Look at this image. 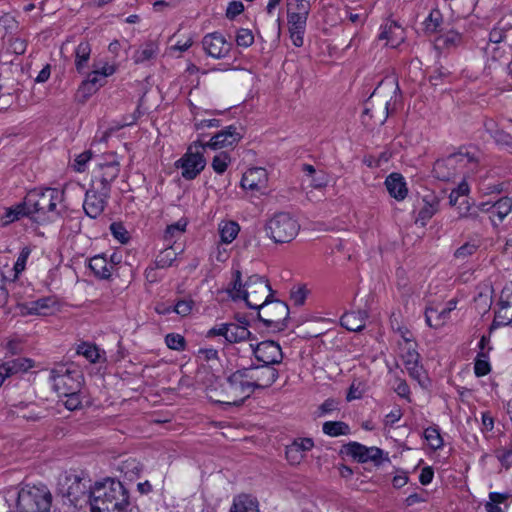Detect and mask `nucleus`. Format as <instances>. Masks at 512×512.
I'll use <instances>...</instances> for the list:
<instances>
[{"mask_svg":"<svg viewBox=\"0 0 512 512\" xmlns=\"http://www.w3.org/2000/svg\"><path fill=\"white\" fill-rule=\"evenodd\" d=\"M307 22L288 21L290 39L294 46L301 47L304 43V34Z\"/></svg>","mask_w":512,"mask_h":512,"instance_id":"4c0bfd02","label":"nucleus"},{"mask_svg":"<svg viewBox=\"0 0 512 512\" xmlns=\"http://www.w3.org/2000/svg\"><path fill=\"white\" fill-rule=\"evenodd\" d=\"M253 389L247 378L244 369H238L231 373L222 390L216 398L210 395V398L216 403L240 406L253 393Z\"/></svg>","mask_w":512,"mask_h":512,"instance_id":"20e7f679","label":"nucleus"},{"mask_svg":"<svg viewBox=\"0 0 512 512\" xmlns=\"http://www.w3.org/2000/svg\"><path fill=\"white\" fill-rule=\"evenodd\" d=\"M452 308H442L438 310L434 307H427L425 311V320L429 327L439 328L448 320Z\"/></svg>","mask_w":512,"mask_h":512,"instance_id":"2f4dec72","label":"nucleus"},{"mask_svg":"<svg viewBox=\"0 0 512 512\" xmlns=\"http://www.w3.org/2000/svg\"><path fill=\"white\" fill-rule=\"evenodd\" d=\"M255 358L263 365L273 366L280 364L283 360V353L280 345L272 340L262 341L256 346L250 345Z\"/></svg>","mask_w":512,"mask_h":512,"instance_id":"2eb2a0df","label":"nucleus"},{"mask_svg":"<svg viewBox=\"0 0 512 512\" xmlns=\"http://www.w3.org/2000/svg\"><path fill=\"white\" fill-rule=\"evenodd\" d=\"M90 506L91 512H128V490L119 480L112 478L95 482L90 491Z\"/></svg>","mask_w":512,"mask_h":512,"instance_id":"f03ea898","label":"nucleus"},{"mask_svg":"<svg viewBox=\"0 0 512 512\" xmlns=\"http://www.w3.org/2000/svg\"><path fill=\"white\" fill-rule=\"evenodd\" d=\"M404 340L405 347L402 348L401 357L403 359L405 368L412 378L420 382L423 376V367L419 364L420 356L415 349V344L411 343V341L407 338Z\"/></svg>","mask_w":512,"mask_h":512,"instance_id":"4be33fe9","label":"nucleus"},{"mask_svg":"<svg viewBox=\"0 0 512 512\" xmlns=\"http://www.w3.org/2000/svg\"><path fill=\"white\" fill-rule=\"evenodd\" d=\"M177 259V252L172 246L162 250L156 257L155 266L159 269L168 268L173 265Z\"/></svg>","mask_w":512,"mask_h":512,"instance_id":"a19ab883","label":"nucleus"},{"mask_svg":"<svg viewBox=\"0 0 512 512\" xmlns=\"http://www.w3.org/2000/svg\"><path fill=\"white\" fill-rule=\"evenodd\" d=\"M64 192L57 188L34 189L27 193L23 203L9 209L6 217L9 221L27 216L42 221L49 214L58 215L56 207L63 201Z\"/></svg>","mask_w":512,"mask_h":512,"instance_id":"f257e3e1","label":"nucleus"},{"mask_svg":"<svg viewBox=\"0 0 512 512\" xmlns=\"http://www.w3.org/2000/svg\"><path fill=\"white\" fill-rule=\"evenodd\" d=\"M194 301L191 299H182L179 300L174 306H173V312L177 313L178 315L185 317L189 315L193 309Z\"/></svg>","mask_w":512,"mask_h":512,"instance_id":"bf43d9fd","label":"nucleus"},{"mask_svg":"<svg viewBox=\"0 0 512 512\" xmlns=\"http://www.w3.org/2000/svg\"><path fill=\"white\" fill-rule=\"evenodd\" d=\"M437 41L444 47H453L461 43L462 35L454 30H443V32L439 34Z\"/></svg>","mask_w":512,"mask_h":512,"instance_id":"de8ad7c7","label":"nucleus"},{"mask_svg":"<svg viewBox=\"0 0 512 512\" xmlns=\"http://www.w3.org/2000/svg\"><path fill=\"white\" fill-rule=\"evenodd\" d=\"M227 330H229L228 323L216 324L215 326H213L212 328H210L207 331L206 337L213 338L216 336H222L226 339L227 338Z\"/></svg>","mask_w":512,"mask_h":512,"instance_id":"338daca9","label":"nucleus"},{"mask_svg":"<svg viewBox=\"0 0 512 512\" xmlns=\"http://www.w3.org/2000/svg\"><path fill=\"white\" fill-rule=\"evenodd\" d=\"M313 447L314 441L312 438H296L290 445L286 447V458L292 465L299 464L304 459L306 453Z\"/></svg>","mask_w":512,"mask_h":512,"instance_id":"5701e85b","label":"nucleus"},{"mask_svg":"<svg viewBox=\"0 0 512 512\" xmlns=\"http://www.w3.org/2000/svg\"><path fill=\"white\" fill-rule=\"evenodd\" d=\"M404 30L395 21H389L382 26L380 39L386 40V44L392 48L398 47L404 41Z\"/></svg>","mask_w":512,"mask_h":512,"instance_id":"cd10ccee","label":"nucleus"},{"mask_svg":"<svg viewBox=\"0 0 512 512\" xmlns=\"http://www.w3.org/2000/svg\"><path fill=\"white\" fill-rule=\"evenodd\" d=\"M300 225L288 212L275 213L265 225L267 236L275 243H288L298 234Z\"/></svg>","mask_w":512,"mask_h":512,"instance_id":"423d86ee","label":"nucleus"},{"mask_svg":"<svg viewBox=\"0 0 512 512\" xmlns=\"http://www.w3.org/2000/svg\"><path fill=\"white\" fill-rule=\"evenodd\" d=\"M343 451L359 463L372 462L375 466H380L383 462L384 452L375 446L367 447L358 442H349L343 446Z\"/></svg>","mask_w":512,"mask_h":512,"instance_id":"f8f14e48","label":"nucleus"},{"mask_svg":"<svg viewBox=\"0 0 512 512\" xmlns=\"http://www.w3.org/2000/svg\"><path fill=\"white\" fill-rule=\"evenodd\" d=\"M477 167V153L468 147H460L457 152L438 159L434 164L433 173L441 181H450L458 174L474 173Z\"/></svg>","mask_w":512,"mask_h":512,"instance_id":"7ed1b4c3","label":"nucleus"},{"mask_svg":"<svg viewBox=\"0 0 512 512\" xmlns=\"http://www.w3.org/2000/svg\"><path fill=\"white\" fill-rule=\"evenodd\" d=\"M230 162V155L227 152H220L219 154L214 156L211 166L217 174H223L226 171Z\"/></svg>","mask_w":512,"mask_h":512,"instance_id":"8fccbe9b","label":"nucleus"},{"mask_svg":"<svg viewBox=\"0 0 512 512\" xmlns=\"http://www.w3.org/2000/svg\"><path fill=\"white\" fill-rule=\"evenodd\" d=\"M77 353L84 356L91 363L98 362L100 358V351L97 346L86 342L78 346Z\"/></svg>","mask_w":512,"mask_h":512,"instance_id":"49530a36","label":"nucleus"},{"mask_svg":"<svg viewBox=\"0 0 512 512\" xmlns=\"http://www.w3.org/2000/svg\"><path fill=\"white\" fill-rule=\"evenodd\" d=\"M187 226V221L180 219L174 224L167 226L164 238L170 244L172 242H176L182 234L185 232Z\"/></svg>","mask_w":512,"mask_h":512,"instance_id":"37998d69","label":"nucleus"},{"mask_svg":"<svg viewBox=\"0 0 512 512\" xmlns=\"http://www.w3.org/2000/svg\"><path fill=\"white\" fill-rule=\"evenodd\" d=\"M511 323H512V310L503 305H499V309L495 313V317L492 322L491 328H498L500 326H506Z\"/></svg>","mask_w":512,"mask_h":512,"instance_id":"a18cd8bd","label":"nucleus"},{"mask_svg":"<svg viewBox=\"0 0 512 512\" xmlns=\"http://www.w3.org/2000/svg\"><path fill=\"white\" fill-rule=\"evenodd\" d=\"M271 297L272 289L265 277L254 274L245 282L242 299L248 307L257 310L263 308Z\"/></svg>","mask_w":512,"mask_h":512,"instance_id":"0eeeda50","label":"nucleus"},{"mask_svg":"<svg viewBox=\"0 0 512 512\" xmlns=\"http://www.w3.org/2000/svg\"><path fill=\"white\" fill-rule=\"evenodd\" d=\"M495 456L503 467L509 468L512 465V444L496 449Z\"/></svg>","mask_w":512,"mask_h":512,"instance_id":"603ef678","label":"nucleus"},{"mask_svg":"<svg viewBox=\"0 0 512 512\" xmlns=\"http://www.w3.org/2000/svg\"><path fill=\"white\" fill-rule=\"evenodd\" d=\"M244 10V5L241 1H232L228 4L226 9V17L228 19H234L240 15Z\"/></svg>","mask_w":512,"mask_h":512,"instance_id":"69168bd1","label":"nucleus"},{"mask_svg":"<svg viewBox=\"0 0 512 512\" xmlns=\"http://www.w3.org/2000/svg\"><path fill=\"white\" fill-rule=\"evenodd\" d=\"M240 231V226L235 221H226L219 224V234L221 242L230 244L237 237Z\"/></svg>","mask_w":512,"mask_h":512,"instance_id":"e433bc0d","label":"nucleus"},{"mask_svg":"<svg viewBox=\"0 0 512 512\" xmlns=\"http://www.w3.org/2000/svg\"><path fill=\"white\" fill-rule=\"evenodd\" d=\"M79 393L80 392H75L74 394L63 395L66 397L64 405L68 410L73 411L81 407L82 400Z\"/></svg>","mask_w":512,"mask_h":512,"instance_id":"e2e57ef3","label":"nucleus"},{"mask_svg":"<svg viewBox=\"0 0 512 512\" xmlns=\"http://www.w3.org/2000/svg\"><path fill=\"white\" fill-rule=\"evenodd\" d=\"M310 10V0H287L288 21L307 22Z\"/></svg>","mask_w":512,"mask_h":512,"instance_id":"a878e982","label":"nucleus"},{"mask_svg":"<svg viewBox=\"0 0 512 512\" xmlns=\"http://www.w3.org/2000/svg\"><path fill=\"white\" fill-rule=\"evenodd\" d=\"M385 87L390 88L392 90L393 95L391 96L390 100H388L384 103L383 110H381V107H379L380 116L376 117L374 108H366L364 110V114H366V115L370 114L371 118H376L375 122H378L380 125H383L385 123V121L387 120V118L389 116L391 103H392V101L395 102L396 98L400 94V88L398 86L397 81L394 78H389L380 83V85L374 90L372 96L379 93Z\"/></svg>","mask_w":512,"mask_h":512,"instance_id":"dca6fc26","label":"nucleus"},{"mask_svg":"<svg viewBox=\"0 0 512 512\" xmlns=\"http://www.w3.org/2000/svg\"><path fill=\"white\" fill-rule=\"evenodd\" d=\"M112 235L121 243H126L129 240L128 232L119 223H112L110 226Z\"/></svg>","mask_w":512,"mask_h":512,"instance_id":"0e129e2a","label":"nucleus"},{"mask_svg":"<svg viewBox=\"0 0 512 512\" xmlns=\"http://www.w3.org/2000/svg\"><path fill=\"white\" fill-rule=\"evenodd\" d=\"M386 189L391 197L402 201L408 194L405 178L400 173H391L385 180Z\"/></svg>","mask_w":512,"mask_h":512,"instance_id":"393cba45","label":"nucleus"},{"mask_svg":"<svg viewBox=\"0 0 512 512\" xmlns=\"http://www.w3.org/2000/svg\"><path fill=\"white\" fill-rule=\"evenodd\" d=\"M244 291V285L241 282V273L240 271H236L234 274L233 286L229 290V293L233 299H242Z\"/></svg>","mask_w":512,"mask_h":512,"instance_id":"052dcab7","label":"nucleus"},{"mask_svg":"<svg viewBox=\"0 0 512 512\" xmlns=\"http://www.w3.org/2000/svg\"><path fill=\"white\" fill-rule=\"evenodd\" d=\"M157 52L158 47L154 43L149 42L142 46L140 49L135 51L133 59L137 64L144 63L154 58Z\"/></svg>","mask_w":512,"mask_h":512,"instance_id":"79ce46f5","label":"nucleus"},{"mask_svg":"<svg viewBox=\"0 0 512 512\" xmlns=\"http://www.w3.org/2000/svg\"><path fill=\"white\" fill-rule=\"evenodd\" d=\"M165 343L169 349L175 351H184L186 349V340L178 333L167 334L165 337Z\"/></svg>","mask_w":512,"mask_h":512,"instance_id":"3c124183","label":"nucleus"},{"mask_svg":"<svg viewBox=\"0 0 512 512\" xmlns=\"http://www.w3.org/2000/svg\"><path fill=\"white\" fill-rule=\"evenodd\" d=\"M229 512H259L258 501L247 494L238 495L234 497Z\"/></svg>","mask_w":512,"mask_h":512,"instance_id":"473e14b6","label":"nucleus"},{"mask_svg":"<svg viewBox=\"0 0 512 512\" xmlns=\"http://www.w3.org/2000/svg\"><path fill=\"white\" fill-rule=\"evenodd\" d=\"M53 386L59 396L74 394L81 390V374L76 369L60 365L51 371Z\"/></svg>","mask_w":512,"mask_h":512,"instance_id":"9d476101","label":"nucleus"},{"mask_svg":"<svg viewBox=\"0 0 512 512\" xmlns=\"http://www.w3.org/2000/svg\"><path fill=\"white\" fill-rule=\"evenodd\" d=\"M109 197L110 192L107 191L105 194L104 189L99 188L97 191L88 190L83 203V209L86 215L93 219L100 216L107 205Z\"/></svg>","mask_w":512,"mask_h":512,"instance_id":"f3484780","label":"nucleus"},{"mask_svg":"<svg viewBox=\"0 0 512 512\" xmlns=\"http://www.w3.org/2000/svg\"><path fill=\"white\" fill-rule=\"evenodd\" d=\"M51 298L45 297L35 300L27 306L28 314L46 315L51 305L53 304Z\"/></svg>","mask_w":512,"mask_h":512,"instance_id":"c03bdc74","label":"nucleus"},{"mask_svg":"<svg viewBox=\"0 0 512 512\" xmlns=\"http://www.w3.org/2000/svg\"><path fill=\"white\" fill-rule=\"evenodd\" d=\"M267 183V171L261 167L248 169L241 179V186L243 189L260 192L261 194L266 192Z\"/></svg>","mask_w":512,"mask_h":512,"instance_id":"aec40b11","label":"nucleus"},{"mask_svg":"<svg viewBox=\"0 0 512 512\" xmlns=\"http://www.w3.org/2000/svg\"><path fill=\"white\" fill-rule=\"evenodd\" d=\"M247 325L248 323L246 321L241 323H228L229 330H227L226 342L237 343L247 340L251 335Z\"/></svg>","mask_w":512,"mask_h":512,"instance_id":"72a5a7b5","label":"nucleus"},{"mask_svg":"<svg viewBox=\"0 0 512 512\" xmlns=\"http://www.w3.org/2000/svg\"><path fill=\"white\" fill-rule=\"evenodd\" d=\"M443 16L438 9H433L425 18L423 25L426 34L431 35L443 32Z\"/></svg>","mask_w":512,"mask_h":512,"instance_id":"c9c22d12","label":"nucleus"},{"mask_svg":"<svg viewBox=\"0 0 512 512\" xmlns=\"http://www.w3.org/2000/svg\"><path fill=\"white\" fill-rule=\"evenodd\" d=\"M52 494L45 486L22 487L17 496L13 512H49Z\"/></svg>","mask_w":512,"mask_h":512,"instance_id":"39448f33","label":"nucleus"},{"mask_svg":"<svg viewBox=\"0 0 512 512\" xmlns=\"http://www.w3.org/2000/svg\"><path fill=\"white\" fill-rule=\"evenodd\" d=\"M247 374L249 383L255 391L256 389H264L270 387L278 378V371L268 365H258L243 368Z\"/></svg>","mask_w":512,"mask_h":512,"instance_id":"ddd939ff","label":"nucleus"},{"mask_svg":"<svg viewBox=\"0 0 512 512\" xmlns=\"http://www.w3.org/2000/svg\"><path fill=\"white\" fill-rule=\"evenodd\" d=\"M242 138V134L234 125H230L215 134L210 141L204 143L205 148L218 150L237 144Z\"/></svg>","mask_w":512,"mask_h":512,"instance_id":"412c9836","label":"nucleus"},{"mask_svg":"<svg viewBox=\"0 0 512 512\" xmlns=\"http://www.w3.org/2000/svg\"><path fill=\"white\" fill-rule=\"evenodd\" d=\"M66 481L68 487L65 495L72 504L77 505L86 498L90 502V491L93 489V486L90 484L91 481L89 479L77 474H71L66 477Z\"/></svg>","mask_w":512,"mask_h":512,"instance_id":"4468645a","label":"nucleus"},{"mask_svg":"<svg viewBox=\"0 0 512 512\" xmlns=\"http://www.w3.org/2000/svg\"><path fill=\"white\" fill-rule=\"evenodd\" d=\"M103 79L104 77L100 75L98 69H94L92 72L88 73L87 78L82 82L80 89L84 90L86 94L91 95L103 85Z\"/></svg>","mask_w":512,"mask_h":512,"instance_id":"ea45409f","label":"nucleus"},{"mask_svg":"<svg viewBox=\"0 0 512 512\" xmlns=\"http://www.w3.org/2000/svg\"><path fill=\"white\" fill-rule=\"evenodd\" d=\"M92 151L87 150L77 155L72 163L76 172L82 173L86 170L88 162L92 159Z\"/></svg>","mask_w":512,"mask_h":512,"instance_id":"864d4df0","label":"nucleus"},{"mask_svg":"<svg viewBox=\"0 0 512 512\" xmlns=\"http://www.w3.org/2000/svg\"><path fill=\"white\" fill-rule=\"evenodd\" d=\"M202 45L206 53L216 59L226 57L231 50V43L219 32L207 34L202 40Z\"/></svg>","mask_w":512,"mask_h":512,"instance_id":"a211bd4d","label":"nucleus"},{"mask_svg":"<svg viewBox=\"0 0 512 512\" xmlns=\"http://www.w3.org/2000/svg\"><path fill=\"white\" fill-rule=\"evenodd\" d=\"M440 200L437 195L428 192L421 198V206L415 223L424 227L427 222L438 212Z\"/></svg>","mask_w":512,"mask_h":512,"instance_id":"b1692460","label":"nucleus"},{"mask_svg":"<svg viewBox=\"0 0 512 512\" xmlns=\"http://www.w3.org/2000/svg\"><path fill=\"white\" fill-rule=\"evenodd\" d=\"M307 297V291L303 287H298L296 289H292L290 293V299L293 301L294 305L301 306L304 304Z\"/></svg>","mask_w":512,"mask_h":512,"instance_id":"774afa93","label":"nucleus"},{"mask_svg":"<svg viewBox=\"0 0 512 512\" xmlns=\"http://www.w3.org/2000/svg\"><path fill=\"white\" fill-rule=\"evenodd\" d=\"M33 367V361L24 357L10 358L5 356L0 362V386L4 381L16 374L26 372Z\"/></svg>","mask_w":512,"mask_h":512,"instance_id":"6ab92c4d","label":"nucleus"},{"mask_svg":"<svg viewBox=\"0 0 512 512\" xmlns=\"http://www.w3.org/2000/svg\"><path fill=\"white\" fill-rule=\"evenodd\" d=\"M323 433L330 437L350 434V427L342 421H327L322 426Z\"/></svg>","mask_w":512,"mask_h":512,"instance_id":"58836bf2","label":"nucleus"},{"mask_svg":"<svg viewBox=\"0 0 512 512\" xmlns=\"http://www.w3.org/2000/svg\"><path fill=\"white\" fill-rule=\"evenodd\" d=\"M204 143L194 141L187 149L186 153L177 161V166L182 169V177L186 180L195 179L205 168L206 160L204 158Z\"/></svg>","mask_w":512,"mask_h":512,"instance_id":"6e6552de","label":"nucleus"},{"mask_svg":"<svg viewBox=\"0 0 512 512\" xmlns=\"http://www.w3.org/2000/svg\"><path fill=\"white\" fill-rule=\"evenodd\" d=\"M364 393H365V384L362 381L355 379L352 381V383L349 387L346 399L349 402L356 400V399H360V398H362Z\"/></svg>","mask_w":512,"mask_h":512,"instance_id":"6e6d98bb","label":"nucleus"},{"mask_svg":"<svg viewBox=\"0 0 512 512\" xmlns=\"http://www.w3.org/2000/svg\"><path fill=\"white\" fill-rule=\"evenodd\" d=\"M235 41L239 47L248 48L254 43V35L251 30L241 28L236 33Z\"/></svg>","mask_w":512,"mask_h":512,"instance_id":"5fc2aeb1","label":"nucleus"},{"mask_svg":"<svg viewBox=\"0 0 512 512\" xmlns=\"http://www.w3.org/2000/svg\"><path fill=\"white\" fill-rule=\"evenodd\" d=\"M31 253V249L29 247H24L18 258H17V261L13 267V271H14V278L16 279L18 277V275L24 271L25 269V266H26V262H27V259L29 258V255Z\"/></svg>","mask_w":512,"mask_h":512,"instance_id":"4d7b16f0","label":"nucleus"},{"mask_svg":"<svg viewBox=\"0 0 512 512\" xmlns=\"http://www.w3.org/2000/svg\"><path fill=\"white\" fill-rule=\"evenodd\" d=\"M120 173V161L115 153H108L104 155L97 163V168L94 171V178L100 182L101 189L104 193L110 192L111 184L118 177Z\"/></svg>","mask_w":512,"mask_h":512,"instance_id":"9b49d317","label":"nucleus"},{"mask_svg":"<svg viewBox=\"0 0 512 512\" xmlns=\"http://www.w3.org/2000/svg\"><path fill=\"white\" fill-rule=\"evenodd\" d=\"M506 28L507 25H503L499 22L489 33V42L485 50L488 54H491L494 59L503 57L500 50L504 41L503 35L505 34Z\"/></svg>","mask_w":512,"mask_h":512,"instance_id":"bb28decb","label":"nucleus"},{"mask_svg":"<svg viewBox=\"0 0 512 512\" xmlns=\"http://www.w3.org/2000/svg\"><path fill=\"white\" fill-rule=\"evenodd\" d=\"M88 267L94 273V275L100 279H108L113 270V264H109L104 254L95 255L90 258Z\"/></svg>","mask_w":512,"mask_h":512,"instance_id":"c756f323","label":"nucleus"},{"mask_svg":"<svg viewBox=\"0 0 512 512\" xmlns=\"http://www.w3.org/2000/svg\"><path fill=\"white\" fill-rule=\"evenodd\" d=\"M512 211V199L509 197H502L496 202H493L492 208L489 212V219L493 226H498L505 217Z\"/></svg>","mask_w":512,"mask_h":512,"instance_id":"c85d7f7f","label":"nucleus"},{"mask_svg":"<svg viewBox=\"0 0 512 512\" xmlns=\"http://www.w3.org/2000/svg\"><path fill=\"white\" fill-rule=\"evenodd\" d=\"M91 46L87 41L80 42L75 49V67L78 73H85L90 59Z\"/></svg>","mask_w":512,"mask_h":512,"instance_id":"f704fd0d","label":"nucleus"},{"mask_svg":"<svg viewBox=\"0 0 512 512\" xmlns=\"http://www.w3.org/2000/svg\"><path fill=\"white\" fill-rule=\"evenodd\" d=\"M457 208H458L460 218H470L473 220L478 218L477 211L476 210L471 211V207L466 198L462 199V201L459 203Z\"/></svg>","mask_w":512,"mask_h":512,"instance_id":"680f3d73","label":"nucleus"},{"mask_svg":"<svg viewBox=\"0 0 512 512\" xmlns=\"http://www.w3.org/2000/svg\"><path fill=\"white\" fill-rule=\"evenodd\" d=\"M366 317L365 311L348 312L341 317V325L349 331L358 332L365 327Z\"/></svg>","mask_w":512,"mask_h":512,"instance_id":"7c9ffc66","label":"nucleus"},{"mask_svg":"<svg viewBox=\"0 0 512 512\" xmlns=\"http://www.w3.org/2000/svg\"><path fill=\"white\" fill-rule=\"evenodd\" d=\"M424 437L429 446L434 450H437L443 446V439L440 435L439 429L436 427H428L425 429Z\"/></svg>","mask_w":512,"mask_h":512,"instance_id":"09e8293b","label":"nucleus"},{"mask_svg":"<svg viewBox=\"0 0 512 512\" xmlns=\"http://www.w3.org/2000/svg\"><path fill=\"white\" fill-rule=\"evenodd\" d=\"M478 247L479 246L474 242H466L455 251L454 256L457 259L465 260L469 256L473 255L477 251Z\"/></svg>","mask_w":512,"mask_h":512,"instance_id":"13d9d810","label":"nucleus"},{"mask_svg":"<svg viewBox=\"0 0 512 512\" xmlns=\"http://www.w3.org/2000/svg\"><path fill=\"white\" fill-rule=\"evenodd\" d=\"M258 310V317L267 328H271L273 331H282L287 327L289 307L285 302L269 299L268 304Z\"/></svg>","mask_w":512,"mask_h":512,"instance_id":"1a4fd4ad","label":"nucleus"}]
</instances>
